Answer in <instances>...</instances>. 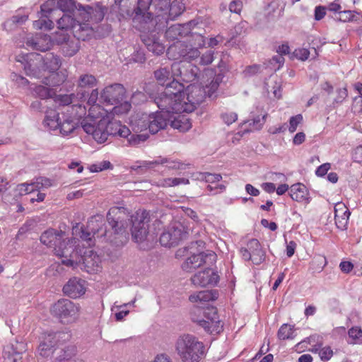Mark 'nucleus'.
<instances>
[{
  "label": "nucleus",
  "instance_id": "nucleus-2",
  "mask_svg": "<svg viewBox=\"0 0 362 362\" xmlns=\"http://www.w3.org/2000/svg\"><path fill=\"white\" fill-rule=\"evenodd\" d=\"M184 86L173 79L166 90L156 98L155 103L158 108L165 109L168 112H192L196 107L204 101L206 91L204 88L190 84L183 90Z\"/></svg>",
  "mask_w": 362,
  "mask_h": 362
},
{
  "label": "nucleus",
  "instance_id": "nucleus-53",
  "mask_svg": "<svg viewBox=\"0 0 362 362\" xmlns=\"http://www.w3.org/2000/svg\"><path fill=\"white\" fill-rule=\"evenodd\" d=\"M303 121V116L300 114L293 116L289 119L288 131L293 133L296 131L298 125Z\"/></svg>",
  "mask_w": 362,
  "mask_h": 362
},
{
  "label": "nucleus",
  "instance_id": "nucleus-11",
  "mask_svg": "<svg viewBox=\"0 0 362 362\" xmlns=\"http://www.w3.org/2000/svg\"><path fill=\"white\" fill-rule=\"evenodd\" d=\"M81 127L86 134L92 135L94 140L99 144L105 143L108 139L107 133V119L101 118L98 119L93 117H86L81 122Z\"/></svg>",
  "mask_w": 362,
  "mask_h": 362
},
{
  "label": "nucleus",
  "instance_id": "nucleus-4",
  "mask_svg": "<svg viewBox=\"0 0 362 362\" xmlns=\"http://www.w3.org/2000/svg\"><path fill=\"white\" fill-rule=\"evenodd\" d=\"M71 339L69 332H58L45 335L39 345L38 353L43 357H51L55 361L64 360L71 361L76 354V348L74 345H63V343Z\"/></svg>",
  "mask_w": 362,
  "mask_h": 362
},
{
  "label": "nucleus",
  "instance_id": "nucleus-54",
  "mask_svg": "<svg viewBox=\"0 0 362 362\" xmlns=\"http://www.w3.org/2000/svg\"><path fill=\"white\" fill-rule=\"evenodd\" d=\"M219 77L216 76L211 81L209 86H206V87L204 88V89H205L206 91V95L211 97L212 95L216 92L219 86Z\"/></svg>",
  "mask_w": 362,
  "mask_h": 362
},
{
  "label": "nucleus",
  "instance_id": "nucleus-39",
  "mask_svg": "<svg viewBox=\"0 0 362 362\" xmlns=\"http://www.w3.org/2000/svg\"><path fill=\"white\" fill-rule=\"evenodd\" d=\"M349 344H362V329L360 327H353L348 331Z\"/></svg>",
  "mask_w": 362,
  "mask_h": 362
},
{
  "label": "nucleus",
  "instance_id": "nucleus-62",
  "mask_svg": "<svg viewBox=\"0 0 362 362\" xmlns=\"http://www.w3.org/2000/svg\"><path fill=\"white\" fill-rule=\"evenodd\" d=\"M11 78L12 81H15L19 86H25L28 84V79L16 73H13Z\"/></svg>",
  "mask_w": 362,
  "mask_h": 362
},
{
  "label": "nucleus",
  "instance_id": "nucleus-22",
  "mask_svg": "<svg viewBox=\"0 0 362 362\" xmlns=\"http://www.w3.org/2000/svg\"><path fill=\"white\" fill-rule=\"evenodd\" d=\"M218 298V293L216 290H204L196 292L189 296L190 302L195 304L197 308H204L210 301H214Z\"/></svg>",
  "mask_w": 362,
  "mask_h": 362
},
{
  "label": "nucleus",
  "instance_id": "nucleus-64",
  "mask_svg": "<svg viewBox=\"0 0 362 362\" xmlns=\"http://www.w3.org/2000/svg\"><path fill=\"white\" fill-rule=\"evenodd\" d=\"M132 59L134 62L144 63L146 60L145 54L143 51L138 50L134 52Z\"/></svg>",
  "mask_w": 362,
  "mask_h": 362
},
{
  "label": "nucleus",
  "instance_id": "nucleus-14",
  "mask_svg": "<svg viewBox=\"0 0 362 362\" xmlns=\"http://www.w3.org/2000/svg\"><path fill=\"white\" fill-rule=\"evenodd\" d=\"M171 69L174 77H180L186 83L196 80L199 72V69L196 65L183 61L173 62Z\"/></svg>",
  "mask_w": 362,
  "mask_h": 362
},
{
  "label": "nucleus",
  "instance_id": "nucleus-12",
  "mask_svg": "<svg viewBox=\"0 0 362 362\" xmlns=\"http://www.w3.org/2000/svg\"><path fill=\"white\" fill-rule=\"evenodd\" d=\"M132 237L136 243L144 241L148 233L149 213L146 211H137L131 216Z\"/></svg>",
  "mask_w": 362,
  "mask_h": 362
},
{
  "label": "nucleus",
  "instance_id": "nucleus-13",
  "mask_svg": "<svg viewBox=\"0 0 362 362\" xmlns=\"http://www.w3.org/2000/svg\"><path fill=\"white\" fill-rule=\"evenodd\" d=\"M187 231L182 223L174 221L170 223L166 229L162 233L160 237V243L165 247H173L186 238Z\"/></svg>",
  "mask_w": 362,
  "mask_h": 362
},
{
  "label": "nucleus",
  "instance_id": "nucleus-26",
  "mask_svg": "<svg viewBox=\"0 0 362 362\" xmlns=\"http://www.w3.org/2000/svg\"><path fill=\"white\" fill-rule=\"evenodd\" d=\"M181 112H174L170 114V119L169 121L170 125L175 129L180 132H187L192 127V124L189 118L185 115H180Z\"/></svg>",
  "mask_w": 362,
  "mask_h": 362
},
{
  "label": "nucleus",
  "instance_id": "nucleus-30",
  "mask_svg": "<svg viewBox=\"0 0 362 362\" xmlns=\"http://www.w3.org/2000/svg\"><path fill=\"white\" fill-rule=\"evenodd\" d=\"M108 137L110 136H118L119 137H127L130 134V130L125 125H122L120 122L108 120V127L107 128Z\"/></svg>",
  "mask_w": 362,
  "mask_h": 362
},
{
  "label": "nucleus",
  "instance_id": "nucleus-20",
  "mask_svg": "<svg viewBox=\"0 0 362 362\" xmlns=\"http://www.w3.org/2000/svg\"><path fill=\"white\" fill-rule=\"evenodd\" d=\"M218 279V275L211 269L199 272L191 278L192 284L199 286H214Z\"/></svg>",
  "mask_w": 362,
  "mask_h": 362
},
{
  "label": "nucleus",
  "instance_id": "nucleus-57",
  "mask_svg": "<svg viewBox=\"0 0 362 362\" xmlns=\"http://www.w3.org/2000/svg\"><path fill=\"white\" fill-rule=\"evenodd\" d=\"M265 117H266V115H264L262 117L258 116L256 118H255L252 120V122H248L249 126L250 127L252 126L250 131L261 129L265 122Z\"/></svg>",
  "mask_w": 362,
  "mask_h": 362
},
{
  "label": "nucleus",
  "instance_id": "nucleus-47",
  "mask_svg": "<svg viewBox=\"0 0 362 362\" xmlns=\"http://www.w3.org/2000/svg\"><path fill=\"white\" fill-rule=\"evenodd\" d=\"M200 52L199 51L198 47H192V46L187 45L184 62H198Z\"/></svg>",
  "mask_w": 362,
  "mask_h": 362
},
{
  "label": "nucleus",
  "instance_id": "nucleus-9",
  "mask_svg": "<svg viewBox=\"0 0 362 362\" xmlns=\"http://www.w3.org/2000/svg\"><path fill=\"white\" fill-rule=\"evenodd\" d=\"M40 59H43L45 66L51 72L42 81L45 86H58L66 81L67 78L66 70H62L59 73H54L61 65L59 57L54 55L52 53H47L44 58L40 57Z\"/></svg>",
  "mask_w": 362,
  "mask_h": 362
},
{
  "label": "nucleus",
  "instance_id": "nucleus-23",
  "mask_svg": "<svg viewBox=\"0 0 362 362\" xmlns=\"http://www.w3.org/2000/svg\"><path fill=\"white\" fill-rule=\"evenodd\" d=\"M85 281L77 278L71 279L63 287L64 293L72 298H76L85 293Z\"/></svg>",
  "mask_w": 362,
  "mask_h": 362
},
{
  "label": "nucleus",
  "instance_id": "nucleus-25",
  "mask_svg": "<svg viewBox=\"0 0 362 362\" xmlns=\"http://www.w3.org/2000/svg\"><path fill=\"white\" fill-rule=\"evenodd\" d=\"M153 33H143V35L141 36V40L149 52L156 55H160L163 53L165 47L158 40L156 35Z\"/></svg>",
  "mask_w": 362,
  "mask_h": 362
},
{
  "label": "nucleus",
  "instance_id": "nucleus-41",
  "mask_svg": "<svg viewBox=\"0 0 362 362\" xmlns=\"http://www.w3.org/2000/svg\"><path fill=\"white\" fill-rule=\"evenodd\" d=\"M115 105L112 110L113 115H122L127 114L132 108V104L129 101L124 100Z\"/></svg>",
  "mask_w": 362,
  "mask_h": 362
},
{
  "label": "nucleus",
  "instance_id": "nucleus-38",
  "mask_svg": "<svg viewBox=\"0 0 362 362\" xmlns=\"http://www.w3.org/2000/svg\"><path fill=\"white\" fill-rule=\"evenodd\" d=\"M185 10V5L181 0L170 1V21L175 20L180 16Z\"/></svg>",
  "mask_w": 362,
  "mask_h": 362
},
{
  "label": "nucleus",
  "instance_id": "nucleus-55",
  "mask_svg": "<svg viewBox=\"0 0 362 362\" xmlns=\"http://www.w3.org/2000/svg\"><path fill=\"white\" fill-rule=\"evenodd\" d=\"M32 182L30 183H21L17 186V190L21 195L30 194L35 191Z\"/></svg>",
  "mask_w": 362,
  "mask_h": 362
},
{
  "label": "nucleus",
  "instance_id": "nucleus-44",
  "mask_svg": "<svg viewBox=\"0 0 362 362\" xmlns=\"http://www.w3.org/2000/svg\"><path fill=\"white\" fill-rule=\"evenodd\" d=\"M337 213L338 209H335V223L338 228L344 230L347 226L350 212L348 210H345L341 216H339Z\"/></svg>",
  "mask_w": 362,
  "mask_h": 362
},
{
  "label": "nucleus",
  "instance_id": "nucleus-18",
  "mask_svg": "<svg viewBox=\"0 0 362 362\" xmlns=\"http://www.w3.org/2000/svg\"><path fill=\"white\" fill-rule=\"evenodd\" d=\"M216 254L212 251L200 252L197 254H194L189 257L182 264V267L183 270L187 272H192L201 267L204 263L209 261L211 263L215 261Z\"/></svg>",
  "mask_w": 362,
  "mask_h": 362
},
{
  "label": "nucleus",
  "instance_id": "nucleus-3",
  "mask_svg": "<svg viewBox=\"0 0 362 362\" xmlns=\"http://www.w3.org/2000/svg\"><path fill=\"white\" fill-rule=\"evenodd\" d=\"M107 220L109 226L111 227L112 231L106 230L104 233L99 235L100 230L96 229V226H99L103 223L102 218L99 219L92 218L87 225V228L81 227L80 229V238L82 240L86 241L88 246L94 245L93 238L105 235L110 243L116 247H122L128 241V233L127 228L129 226L128 216L124 208L112 207L107 214Z\"/></svg>",
  "mask_w": 362,
  "mask_h": 362
},
{
  "label": "nucleus",
  "instance_id": "nucleus-56",
  "mask_svg": "<svg viewBox=\"0 0 362 362\" xmlns=\"http://www.w3.org/2000/svg\"><path fill=\"white\" fill-rule=\"evenodd\" d=\"M221 119L227 125H230L238 119V115L233 112H226L221 114Z\"/></svg>",
  "mask_w": 362,
  "mask_h": 362
},
{
  "label": "nucleus",
  "instance_id": "nucleus-21",
  "mask_svg": "<svg viewBox=\"0 0 362 362\" xmlns=\"http://www.w3.org/2000/svg\"><path fill=\"white\" fill-rule=\"evenodd\" d=\"M84 269L88 273H95L101 269V258L93 250H88L82 257Z\"/></svg>",
  "mask_w": 362,
  "mask_h": 362
},
{
  "label": "nucleus",
  "instance_id": "nucleus-16",
  "mask_svg": "<svg viewBox=\"0 0 362 362\" xmlns=\"http://www.w3.org/2000/svg\"><path fill=\"white\" fill-rule=\"evenodd\" d=\"M126 97V89L120 83H113L105 87L100 93V101L113 105L118 104Z\"/></svg>",
  "mask_w": 362,
  "mask_h": 362
},
{
  "label": "nucleus",
  "instance_id": "nucleus-5",
  "mask_svg": "<svg viewBox=\"0 0 362 362\" xmlns=\"http://www.w3.org/2000/svg\"><path fill=\"white\" fill-rule=\"evenodd\" d=\"M175 349L182 362H199L205 352L204 344L189 334L180 335L175 342Z\"/></svg>",
  "mask_w": 362,
  "mask_h": 362
},
{
  "label": "nucleus",
  "instance_id": "nucleus-34",
  "mask_svg": "<svg viewBox=\"0 0 362 362\" xmlns=\"http://www.w3.org/2000/svg\"><path fill=\"white\" fill-rule=\"evenodd\" d=\"M192 178L196 180L205 181L206 182L214 184L219 182L222 179L221 174H212L210 173H196L192 174Z\"/></svg>",
  "mask_w": 362,
  "mask_h": 362
},
{
  "label": "nucleus",
  "instance_id": "nucleus-19",
  "mask_svg": "<svg viewBox=\"0 0 362 362\" xmlns=\"http://www.w3.org/2000/svg\"><path fill=\"white\" fill-rule=\"evenodd\" d=\"M52 44L50 36L42 33H37L26 39V47L41 52L49 50Z\"/></svg>",
  "mask_w": 362,
  "mask_h": 362
},
{
  "label": "nucleus",
  "instance_id": "nucleus-58",
  "mask_svg": "<svg viewBox=\"0 0 362 362\" xmlns=\"http://www.w3.org/2000/svg\"><path fill=\"white\" fill-rule=\"evenodd\" d=\"M333 352L330 347L325 346L320 349L319 356L323 361H328L332 356Z\"/></svg>",
  "mask_w": 362,
  "mask_h": 362
},
{
  "label": "nucleus",
  "instance_id": "nucleus-59",
  "mask_svg": "<svg viewBox=\"0 0 362 362\" xmlns=\"http://www.w3.org/2000/svg\"><path fill=\"white\" fill-rule=\"evenodd\" d=\"M28 18V16L27 15H16L12 16L6 23L23 24Z\"/></svg>",
  "mask_w": 362,
  "mask_h": 362
},
{
  "label": "nucleus",
  "instance_id": "nucleus-51",
  "mask_svg": "<svg viewBox=\"0 0 362 362\" xmlns=\"http://www.w3.org/2000/svg\"><path fill=\"white\" fill-rule=\"evenodd\" d=\"M57 6L63 12H71L76 8L74 0H58Z\"/></svg>",
  "mask_w": 362,
  "mask_h": 362
},
{
  "label": "nucleus",
  "instance_id": "nucleus-33",
  "mask_svg": "<svg viewBox=\"0 0 362 362\" xmlns=\"http://www.w3.org/2000/svg\"><path fill=\"white\" fill-rule=\"evenodd\" d=\"M308 195V189L304 185L297 183L291 187L290 196L293 200L301 202L307 199Z\"/></svg>",
  "mask_w": 362,
  "mask_h": 362
},
{
  "label": "nucleus",
  "instance_id": "nucleus-36",
  "mask_svg": "<svg viewBox=\"0 0 362 362\" xmlns=\"http://www.w3.org/2000/svg\"><path fill=\"white\" fill-rule=\"evenodd\" d=\"M159 164H165L166 167L170 169H179L180 168V163L165 158H159L153 161L146 162V166L148 168H153L155 165Z\"/></svg>",
  "mask_w": 362,
  "mask_h": 362
},
{
  "label": "nucleus",
  "instance_id": "nucleus-46",
  "mask_svg": "<svg viewBox=\"0 0 362 362\" xmlns=\"http://www.w3.org/2000/svg\"><path fill=\"white\" fill-rule=\"evenodd\" d=\"M188 184H189V181L188 179L169 177V178H165L163 180H162L160 185L163 187H169L177 186L179 185H188Z\"/></svg>",
  "mask_w": 362,
  "mask_h": 362
},
{
  "label": "nucleus",
  "instance_id": "nucleus-63",
  "mask_svg": "<svg viewBox=\"0 0 362 362\" xmlns=\"http://www.w3.org/2000/svg\"><path fill=\"white\" fill-rule=\"evenodd\" d=\"M98 89H94L92 90L90 96H89V98H88V105H90L91 107H90V110H91V108H94L95 105H96V102L98 99Z\"/></svg>",
  "mask_w": 362,
  "mask_h": 362
},
{
  "label": "nucleus",
  "instance_id": "nucleus-27",
  "mask_svg": "<svg viewBox=\"0 0 362 362\" xmlns=\"http://www.w3.org/2000/svg\"><path fill=\"white\" fill-rule=\"evenodd\" d=\"M190 24H175L170 26L165 32L166 38L169 40H179L189 34Z\"/></svg>",
  "mask_w": 362,
  "mask_h": 362
},
{
  "label": "nucleus",
  "instance_id": "nucleus-24",
  "mask_svg": "<svg viewBox=\"0 0 362 362\" xmlns=\"http://www.w3.org/2000/svg\"><path fill=\"white\" fill-rule=\"evenodd\" d=\"M25 349L23 343L16 342L4 347L3 357L4 362H21V354Z\"/></svg>",
  "mask_w": 362,
  "mask_h": 362
},
{
  "label": "nucleus",
  "instance_id": "nucleus-50",
  "mask_svg": "<svg viewBox=\"0 0 362 362\" xmlns=\"http://www.w3.org/2000/svg\"><path fill=\"white\" fill-rule=\"evenodd\" d=\"M55 7H56L55 0H48L46 2H45L40 6L42 16L47 17L49 14H50L52 11H54Z\"/></svg>",
  "mask_w": 362,
  "mask_h": 362
},
{
  "label": "nucleus",
  "instance_id": "nucleus-31",
  "mask_svg": "<svg viewBox=\"0 0 362 362\" xmlns=\"http://www.w3.org/2000/svg\"><path fill=\"white\" fill-rule=\"evenodd\" d=\"M62 118L57 110L49 109L45 112L43 124L51 130H57Z\"/></svg>",
  "mask_w": 362,
  "mask_h": 362
},
{
  "label": "nucleus",
  "instance_id": "nucleus-37",
  "mask_svg": "<svg viewBox=\"0 0 362 362\" xmlns=\"http://www.w3.org/2000/svg\"><path fill=\"white\" fill-rule=\"evenodd\" d=\"M82 13L87 16H88V13H90L91 21L98 23L103 19L105 16V11L104 8L100 6H96L95 8H93L92 6H88V9L83 11Z\"/></svg>",
  "mask_w": 362,
  "mask_h": 362
},
{
  "label": "nucleus",
  "instance_id": "nucleus-52",
  "mask_svg": "<svg viewBox=\"0 0 362 362\" xmlns=\"http://www.w3.org/2000/svg\"><path fill=\"white\" fill-rule=\"evenodd\" d=\"M127 139V141L131 146H136L141 142H144L146 140L148 136L146 134H131L126 137Z\"/></svg>",
  "mask_w": 362,
  "mask_h": 362
},
{
  "label": "nucleus",
  "instance_id": "nucleus-7",
  "mask_svg": "<svg viewBox=\"0 0 362 362\" xmlns=\"http://www.w3.org/2000/svg\"><path fill=\"white\" fill-rule=\"evenodd\" d=\"M159 110V112L157 111L148 115L143 114L141 118L132 122L133 130L139 132L148 129L151 134H156L160 129H165L170 119L169 115L175 112H168L161 108Z\"/></svg>",
  "mask_w": 362,
  "mask_h": 362
},
{
  "label": "nucleus",
  "instance_id": "nucleus-17",
  "mask_svg": "<svg viewBox=\"0 0 362 362\" xmlns=\"http://www.w3.org/2000/svg\"><path fill=\"white\" fill-rule=\"evenodd\" d=\"M57 25L59 29L71 30L76 37L83 40H84V36L81 34V32H88L91 28L88 24L79 23L69 14H64L57 21Z\"/></svg>",
  "mask_w": 362,
  "mask_h": 362
},
{
  "label": "nucleus",
  "instance_id": "nucleus-10",
  "mask_svg": "<svg viewBox=\"0 0 362 362\" xmlns=\"http://www.w3.org/2000/svg\"><path fill=\"white\" fill-rule=\"evenodd\" d=\"M203 318L196 317L194 311L191 313L193 322H197L204 330L210 334H218L223 330V325L219 320L217 309L214 307H206L202 311Z\"/></svg>",
  "mask_w": 362,
  "mask_h": 362
},
{
  "label": "nucleus",
  "instance_id": "nucleus-35",
  "mask_svg": "<svg viewBox=\"0 0 362 362\" xmlns=\"http://www.w3.org/2000/svg\"><path fill=\"white\" fill-rule=\"evenodd\" d=\"M277 335L281 340L293 339L296 336V329L293 325L284 324L280 327Z\"/></svg>",
  "mask_w": 362,
  "mask_h": 362
},
{
  "label": "nucleus",
  "instance_id": "nucleus-45",
  "mask_svg": "<svg viewBox=\"0 0 362 362\" xmlns=\"http://www.w3.org/2000/svg\"><path fill=\"white\" fill-rule=\"evenodd\" d=\"M97 83V80L93 75L83 74L78 79V86L81 88L93 87Z\"/></svg>",
  "mask_w": 362,
  "mask_h": 362
},
{
  "label": "nucleus",
  "instance_id": "nucleus-15",
  "mask_svg": "<svg viewBox=\"0 0 362 362\" xmlns=\"http://www.w3.org/2000/svg\"><path fill=\"white\" fill-rule=\"evenodd\" d=\"M240 253L244 260H251L254 264H260L265 259V252L257 239L250 240L246 247L240 249Z\"/></svg>",
  "mask_w": 362,
  "mask_h": 362
},
{
  "label": "nucleus",
  "instance_id": "nucleus-6",
  "mask_svg": "<svg viewBox=\"0 0 362 362\" xmlns=\"http://www.w3.org/2000/svg\"><path fill=\"white\" fill-rule=\"evenodd\" d=\"M65 236V233L62 230L49 228L42 233L40 240L43 245L53 248L56 255L66 258L72 257L76 240L74 238L66 240Z\"/></svg>",
  "mask_w": 362,
  "mask_h": 362
},
{
  "label": "nucleus",
  "instance_id": "nucleus-43",
  "mask_svg": "<svg viewBox=\"0 0 362 362\" xmlns=\"http://www.w3.org/2000/svg\"><path fill=\"white\" fill-rule=\"evenodd\" d=\"M50 87L51 86H44L38 85L33 88V91L35 94L41 99L48 98L52 97L54 94V91Z\"/></svg>",
  "mask_w": 362,
  "mask_h": 362
},
{
  "label": "nucleus",
  "instance_id": "nucleus-60",
  "mask_svg": "<svg viewBox=\"0 0 362 362\" xmlns=\"http://www.w3.org/2000/svg\"><path fill=\"white\" fill-rule=\"evenodd\" d=\"M112 166L110 161L103 160L98 164L92 165V170L95 172L102 171L103 170L109 169Z\"/></svg>",
  "mask_w": 362,
  "mask_h": 362
},
{
  "label": "nucleus",
  "instance_id": "nucleus-42",
  "mask_svg": "<svg viewBox=\"0 0 362 362\" xmlns=\"http://www.w3.org/2000/svg\"><path fill=\"white\" fill-rule=\"evenodd\" d=\"M360 20V13L351 10L339 12V21L342 22H358Z\"/></svg>",
  "mask_w": 362,
  "mask_h": 362
},
{
  "label": "nucleus",
  "instance_id": "nucleus-32",
  "mask_svg": "<svg viewBox=\"0 0 362 362\" xmlns=\"http://www.w3.org/2000/svg\"><path fill=\"white\" fill-rule=\"evenodd\" d=\"M154 76L156 79L157 82L161 86H165V88L164 92L161 93L158 97H159L161 94L164 93L166 90L167 86H170V84L173 82L170 80L173 76L172 71L170 72L168 69L166 67L160 68L154 71Z\"/></svg>",
  "mask_w": 362,
  "mask_h": 362
},
{
  "label": "nucleus",
  "instance_id": "nucleus-8",
  "mask_svg": "<svg viewBox=\"0 0 362 362\" xmlns=\"http://www.w3.org/2000/svg\"><path fill=\"white\" fill-rule=\"evenodd\" d=\"M51 313L62 323L69 324L77 320L80 306L68 299H60L51 308Z\"/></svg>",
  "mask_w": 362,
  "mask_h": 362
},
{
  "label": "nucleus",
  "instance_id": "nucleus-61",
  "mask_svg": "<svg viewBox=\"0 0 362 362\" xmlns=\"http://www.w3.org/2000/svg\"><path fill=\"white\" fill-rule=\"evenodd\" d=\"M243 8V2L240 0H233L229 5V10L235 13H240Z\"/></svg>",
  "mask_w": 362,
  "mask_h": 362
},
{
  "label": "nucleus",
  "instance_id": "nucleus-28",
  "mask_svg": "<svg viewBox=\"0 0 362 362\" xmlns=\"http://www.w3.org/2000/svg\"><path fill=\"white\" fill-rule=\"evenodd\" d=\"M77 127L78 123L75 118L63 114L58 129L61 135L65 136L72 134Z\"/></svg>",
  "mask_w": 362,
  "mask_h": 362
},
{
  "label": "nucleus",
  "instance_id": "nucleus-49",
  "mask_svg": "<svg viewBox=\"0 0 362 362\" xmlns=\"http://www.w3.org/2000/svg\"><path fill=\"white\" fill-rule=\"evenodd\" d=\"M214 52L213 50H207L203 53L198 59V64L206 66L211 64L214 59Z\"/></svg>",
  "mask_w": 362,
  "mask_h": 362
},
{
  "label": "nucleus",
  "instance_id": "nucleus-48",
  "mask_svg": "<svg viewBox=\"0 0 362 362\" xmlns=\"http://www.w3.org/2000/svg\"><path fill=\"white\" fill-rule=\"evenodd\" d=\"M76 96L74 94L59 95L56 97L55 101L60 105L68 106L75 103Z\"/></svg>",
  "mask_w": 362,
  "mask_h": 362
},
{
  "label": "nucleus",
  "instance_id": "nucleus-40",
  "mask_svg": "<svg viewBox=\"0 0 362 362\" xmlns=\"http://www.w3.org/2000/svg\"><path fill=\"white\" fill-rule=\"evenodd\" d=\"M87 9H88V6H80L79 8H78V19L77 21H78L79 23H81L88 24L91 28L90 30L88 32H81V34L83 35L84 37L86 36L89 35L91 33L92 30H93L92 25H90V23H88V22L91 21V19H90L91 15H90V13H88V16L82 13L83 11H86Z\"/></svg>",
  "mask_w": 362,
  "mask_h": 362
},
{
  "label": "nucleus",
  "instance_id": "nucleus-29",
  "mask_svg": "<svg viewBox=\"0 0 362 362\" xmlns=\"http://www.w3.org/2000/svg\"><path fill=\"white\" fill-rule=\"evenodd\" d=\"M187 45H188L186 43L180 41L171 45L167 50V54L169 59L173 60H177L180 59H184L186 54Z\"/></svg>",
  "mask_w": 362,
  "mask_h": 362
},
{
  "label": "nucleus",
  "instance_id": "nucleus-1",
  "mask_svg": "<svg viewBox=\"0 0 362 362\" xmlns=\"http://www.w3.org/2000/svg\"><path fill=\"white\" fill-rule=\"evenodd\" d=\"M119 14L141 33H158L170 21V0H115Z\"/></svg>",
  "mask_w": 362,
  "mask_h": 362
}]
</instances>
